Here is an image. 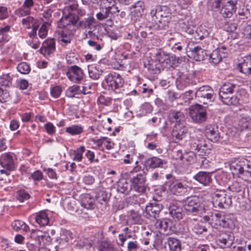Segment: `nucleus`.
<instances>
[{"label":"nucleus","instance_id":"13","mask_svg":"<svg viewBox=\"0 0 251 251\" xmlns=\"http://www.w3.org/2000/svg\"><path fill=\"white\" fill-rule=\"evenodd\" d=\"M146 178L143 174H138L131 180L132 188L139 193H144L146 189Z\"/></svg>","mask_w":251,"mask_h":251},{"label":"nucleus","instance_id":"26","mask_svg":"<svg viewBox=\"0 0 251 251\" xmlns=\"http://www.w3.org/2000/svg\"><path fill=\"white\" fill-rule=\"evenodd\" d=\"M212 220L216 222V225H219L223 227H230L232 221L226 217H222L219 213H216L212 216Z\"/></svg>","mask_w":251,"mask_h":251},{"label":"nucleus","instance_id":"48","mask_svg":"<svg viewBox=\"0 0 251 251\" xmlns=\"http://www.w3.org/2000/svg\"><path fill=\"white\" fill-rule=\"evenodd\" d=\"M10 99V94L7 90L0 87V102L3 103Z\"/></svg>","mask_w":251,"mask_h":251},{"label":"nucleus","instance_id":"14","mask_svg":"<svg viewBox=\"0 0 251 251\" xmlns=\"http://www.w3.org/2000/svg\"><path fill=\"white\" fill-rule=\"evenodd\" d=\"M150 15L152 18V20L155 23H157V18L166 17L167 16H171L172 14L167 6L158 5L151 9Z\"/></svg>","mask_w":251,"mask_h":251},{"label":"nucleus","instance_id":"19","mask_svg":"<svg viewBox=\"0 0 251 251\" xmlns=\"http://www.w3.org/2000/svg\"><path fill=\"white\" fill-rule=\"evenodd\" d=\"M187 131V128L184 124L175 125L172 132L173 137L176 140L175 142L182 140L185 136Z\"/></svg>","mask_w":251,"mask_h":251},{"label":"nucleus","instance_id":"58","mask_svg":"<svg viewBox=\"0 0 251 251\" xmlns=\"http://www.w3.org/2000/svg\"><path fill=\"white\" fill-rule=\"evenodd\" d=\"M140 247L137 241H130L128 243V251H137Z\"/></svg>","mask_w":251,"mask_h":251},{"label":"nucleus","instance_id":"9","mask_svg":"<svg viewBox=\"0 0 251 251\" xmlns=\"http://www.w3.org/2000/svg\"><path fill=\"white\" fill-rule=\"evenodd\" d=\"M155 57V62H157L163 70L164 68L171 67V62L174 61L175 55L168 54L164 51H158L156 53Z\"/></svg>","mask_w":251,"mask_h":251},{"label":"nucleus","instance_id":"36","mask_svg":"<svg viewBox=\"0 0 251 251\" xmlns=\"http://www.w3.org/2000/svg\"><path fill=\"white\" fill-rule=\"evenodd\" d=\"M157 28L159 29H166L169 27V23L172 19V16L157 18Z\"/></svg>","mask_w":251,"mask_h":251},{"label":"nucleus","instance_id":"46","mask_svg":"<svg viewBox=\"0 0 251 251\" xmlns=\"http://www.w3.org/2000/svg\"><path fill=\"white\" fill-rule=\"evenodd\" d=\"M156 63L157 62H155V61L154 62L152 61L151 63L148 64V66L145 65V67H147L148 70L152 74H159L162 69L158 64V63Z\"/></svg>","mask_w":251,"mask_h":251},{"label":"nucleus","instance_id":"6","mask_svg":"<svg viewBox=\"0 0 251 251\" xmlns=\"http://www.w3.org/2000/svg\"><path fill=\"white\" fill-rule=\"evenodd\" d=\"M234 240L233 233L230 231H220L216 235V242L221 247L229 248Z\"/></svg>","mask_w":251,"mask_h":251},{"label":"nucleus","instance_id":"59","mask_svg":"<svg viewBox=\"0 0 251 251\" xmlns=\"http://www.w3.org/2000/svg\"><path fill=\"white\" fill-rule=\"evenodd\" d=\"M29 197V195L24 191H20L18 193L17 199L21 202L24 201L25 200L28 199Z\"/></svg>","mask_w":251,"mask_h":251},{"label":"nucleus","instance_id":"43","mask_svg":"<svg viewBox=\"0 0 251 251\" xmlns=\"http://www.w3.org/2000/svg\"><path fill=\"white\" fill-rule=\"evenodd\" d=\"M36 221L40 226H45L48 224L49 219L45 212H40L36 217Z\"/></svg>","mask_w":251,"mask_h":251},{"label":"nucleus","instance_id":"41","mask_svg":"<svg viewBox=\"0 0 251 251\" xmlns=\"http://www.w3.org/2000/svg\"><path fill=\"white\" fill-rule=\"evenodd\" d=\"M11 226L16 231L22 230L27 232L29 229V227L22 221L15 220L12 223Z\"/></svg>","mask_w":251,"mask_h":251},{"label":"nucleus","instance_id":"54","mask_svg":"<svg viewBox=\"0 0 251 251\" xmlns=\"http://www.w3.org/2000/svg\"><path fill=\"white\" fill-rule=\"evenodd\" d=\"M132 7L134 8L135 11L141 15L145 8L144 2L141 0L138 1L132 5Z\"/></svg>","mask_w":251,"mask_h":251},{"label":"nucleus","instance_id":"27","mask_svg":"<svg viewBox=\"0 0 251 251\" xmlns=\"http://www.w3.org/2000/svg\"><path fill=\"white\" fill-rule=\"evenodd\" d=\"M169 214L174 218L179 220L183 218L182 209L177 205L174 203L170 204L169 208Z\"/></svg>","mask_w":251,"mask_h":251},{"label":"nucleus","instance_id":"37","mask_svg":"<svg viewBox=\"0 0 251 251\" xmlns=\"http://www.w3.org/2000/svg\"><path fill=\"white\" fill-rule=\"evenodd\" d=\"M245 186L237 181H235L228 186V189L234 193H239L242 195L245 192Z\"/></svg>","mask_w":251,"mask_h":251},{"label":"nucleus","instance_id":"29","mask_svg":"<svg viewBox=\"0 0 251 251\" xmlns=\"http://www.w3.org/2000/svg\"><path fill=\"white\" fill-rule=\"evenodd\" d=\"M167 244L171 251H181V243L180 241L175 238L169 237L167 241L165 242Z\"/></svg>","mask_w":251,"mask_h":251},{"label":"nucleus","instance_id":"17","mask_svg":"<svg viewBox=\"0 0 251 251\" xmlns=\"http://www.w3.org/2000/svg\"><path fill=\"white\" fill-rule=\"evenodd\" d=\"M154 226L161 234L168 235L171 233L172 223L168 219L157 220Z\"/></svg>","mask_w":251,"mask_h":251},{"label":"nucleus","instance_id":"18","mask_svg":"<svg viewBox=\"0 0 251 251\" xmlns=\"http://www.w3.org/2000/svg\"><path fill=\"white\" fill-rule=\"evenodd\" d=\"M187 52H189L188 56L193 57L196 61H201L203 60V51L201 47L196 46L193 44H189L187 47Z\"/></svg>","mask_w":251,"mask_h":251},{"label":"nucleus","instance_id":"39","mask_svg":"<svg viewBox=\"0 0 251 251\" xmlns=\"http://www.w3.org/2000/svg\"><path fill=\"white\" fill-rule=\"evenodd\" d=\"M190 79L189 77L185 74H182L178 78L176 79V84L178 88L183 89L188 86Z\"/></svg>","mask_w":251,"mask_h":251},{"label":"nucleus","instance_id":"44","mask_svg":"<svg viewBox=\"0 0 251 251\" xmlns=\"http://www.w3.org/2000/svg\"><path fill=\"white\" fill-rule=\"evenodd\" d=\"M65 131L72 135H78L83 132V127L80 126L73 125L66 127Z\"/></svg>","mask_w":251,"mask_h":251},{"label":"nucleus","instance_id":"49","mask_svg":"<svg viewBox=\"0 0 251 251\" xmlns=\"http://www.w3.org/2000/svg\"><path fill=\"white\" fill-rule=\"evenodd\" d=\"M10 26L7 25L0 29V41H8V32L10 29Z\"/></svg>","mask_w":251,"mask_h":251},{"label":"nucleus","instance_id":"25","mask_svg":"<svg viewBox=\"0 0 251 251\" xmlns=\"http://www.w3.org/2000/svg\"><path fill=\"white\" fill-rule=\"evenodd\" d=\"M55 49V42L53 39H50L45 41L43 43V47H42L40 51L42 54H50Z\"/></svg>","mask_w":251,"mask_h":251},{"label":"nucleus","instance_id":"5","mask_svg":"<svg viewBox=\"0 0 251 251\" xmlns=\"http://www.w3.org/2000/svg\"><path fill=\"white\" fill-rule=\"evenodd\" d=\"M214 204L220 208H226L232 203L231 196L224 191H216L213 197Z\"/></svg>","mask_w":251,"mask_h":251},{"label":"nucleus","instance_id":"31","mask_svg":"<svg viewBox=\"0 0 251 251\" xmlns=\"http://www.w3.org/2000/svg\"><path fill=\"white\" fill-rule=\"evenodd\" d=\"M110 198V194L102 188L97 192L96 199L100 204L106 203Z\"/></svg>","mask_w":251,"mask_h":251},{"label":"nucleus","instance_id":"24","mask_svg":"<svg viewBox=\"0 0 251 251\" xmlns=\"http://www.w3.org/2000/svg\"><path fill=\"white\" fill-rule=\"evenodd\" d=\"M195 180L203 185H209L212 181L210 173L205 172H200L194 176Z\"/></svg>","mask_w":251,"mask_h":251},{"label":"nucleus","instance_id":"12","mask_svg":"<svg viewBox=\"0 0 251 251\" xmlns=\"http://www.w3.org/2000/svg\"><path fill=\"white\" fill-rule=\"evenodd\" d=\"M66 75L69 79L75 83H79L84 76L82 69L75 65L69 67Z\"/></svg>","mask_w":251,"mask_h":251},{"label":"nucleus","instance_id":"34","mask_svg":"<svg viewBox=\"0 0 251 251\" xmlns=\"http://www.w3.org/2000/svg\"><path fill=\"white\" fill-rule=\"evenodd\" d=\"M226 98H223L222 95H219L220 99L226 105H236L239 102V99L233 94L227 93L226 95Z\"/></svg>","mask_w":251,"mask_h":251},{"label":"nucleus","instance_id":"38","mask_svg":"<svg viewBox=\"0 0 251 251\" xmlns=\"http://www.w3.org/2000/svg\"><path fill=\"white\" fill-rule=\"evenodd\" d=\"M238 127L241 130H251V119L249 117H242L239 121Z\"/></svg>","mask_w":251,"mask_h":251},{"label":"nucleus","instance_id":"45","mask_svg":"<svg viewBox=\"0 0 251 251\" xmlns=\"http://www.w3.org/2000/svg\"><path fill=\"white\" fill-rule=\"evenodd\" d=\"M12 77L9 74L3 75L0 77V87L5 88L6 87H10L12 84Z\"/></svg>","mask_w":251,"mask_h":251},{"label":"nucleus","instance_id":"22","mask_svg":"<svg viewBox=\"0 0 251 251\" xmlns=\"http://www.w3.org/2000/svg\"><path fill=\"white\" fill-rule=\"evenodd\" d=\"M238 90V86L234 83L226 82L224 83L221 87L219 94L222 95L224 99L226 98V94H233L234 92Z\"/></svg>","mask_w":251,"mask_h":251},{"label":"nucleus","instance_id":"10","mask_svg":"<svg viewBox=\"0 0 251 251\" xmlns=\"http://www.w3.org/2000/svg\"><path fill=\"white\" fill-rule=\"evenodd\" d=\"M155 57V62H157L163 70L164 68L171 67V62L174 61L175 55L168 54L164 51H158L156 53Z\"/></svg>","mask_w":251,"mask_h":251},{"label":"nucleus","instance_id":"30","mask_svg":"<svg viewBox=\"0 0 251 251\" xmlns=\"http://www.w3.org/2000/svg\"><path fill=\"white\" fill-rule=\"evenodd\" d=\"M192 148L194 149L199 155H205L207 153V145L204 141H200L199 143H194Z\"/></svg>","mask_w":251,"mask_h":251},{"label":"nucleus","instance_id":"53","mask_svg":"<svg viewBox=\"0 0 251 251\" xmlns=\"http://www.w3.org/2000/svg\"><path fill=\"white\" fill-rule=\"evenodd\" d=\"M30 10L28 8H25L24 6L20 8L15 11V14L20 17L28 15L30 14Z\"/></svg>","mask_w":251,"mask_h":251},{"label":"nucleus","instance_id":"63","mask_svg":"<svg viewBox=\"0 0 251 251\" xmlns=\"http://www.w3.org/2000/svg\"><path fill=\"white\" fill-rule=\"evenodd\" d=\"M35 20L31 16H28L26 18H24L22 20V24L24 25L27 26V27L30 28V25L32 24Z\"/></svg>","mask_w":251,"mask_h":251},{"label":"nucleus","instance_id":"1","mask_svg":"<svg viewBox=\"0 0 251 251\" xmlns=\"http://www.w3.org/2000/svg\"><path fill=\"white\" fill-rule=\"evenodd\" d=\"M183 207L186 212L200 217H202L206 211L204 204L196 196L188 197L184 200Z\"/></svg>","mask_w":251,"mask_h":251},{"label":"nucleus","instance_id":"47","mask_svg":"<svg viewBox=\"0 0 251 251\" xmlns=\"http://www.w3.org/2000/svg\"><path fill=\"white\" fill-rule=\"evenodd\" d=\"M230 169L233 171V174H243L244 172V167L241 164L236 163H232L230 165Z\"/></svg>","mask_w":251,"mask_h":251},{"label":"nucleus","instance_id":"40","mask_svg":"<svg viewBox=\"0 0 251 251\" xmlns=\"http://www.w3.org/2000/svg\"><path fill=\"white\" fill-rule=\"evenodd\" d=\"M222 59L220 54V50L217 49L212 51L209 55V62L213 64L216 65L219 63Z\"/></svg>","mask_w":251,"mask_h":251},{"label":"nucleus","instance_id":"15","mask_svg":"<svg viewBox=\"0 0 251 251\" xmlns=\"http://www.w3.org/2000/svg\"><path fill=\"white\" fill-rule=\"evenodd\" d=\"M75 8L74 5H70L68 7L65 8V10L68 11L69 12L68 14L63 16L60 20V25H62L64 27L68 26L70 24L75 25L78 20V16L75 15L70 13V10L73 11Z\"/></svg>","mask_w":251,"mask_h":251},{"label":"nucleus","instance_id":"35","mask_svg":"<svg viewBox=\"0 0 251 251\" xmlns=\"http://www.w3.org/2000/svg\"><path fill=\"white\" fill-rule=\"evenodd\" d=\"M88 73L90 77L93 79H98L102 75L103 70L100 65L92 66L88 68Z\"/></svg>","mask_w":251,"mask_h":251},{"label":"nucleus","instance_id":"7","mask_svg":"<svg viewBox=\"0 0 251 251\" xmlns=\"http://www.w3.org/2000/svg\"><path fill=\"white\" fill-rule=\"evenodd\" d=\"M237 0H226L222 2L220 13L225 18H230L236 12Z\"/></svg>","mask_w":251,"mask_h":251},{"label":"nucleus","instance_id":"42","mask_svg":"<svg viewBox=\"0 0 251 251\" xmlns=\"http://www.w3.org/2000/svg\"><path fill=\"white\" fill-rule=\"evenodd\" d=\"M79 25L82 28H88L89 30L96 29L97 28L93 18H88L85 21H80Z\"/></svg>","mask_w":251,"mask_h":251},{"label":"nucleus","instance_id":"28","mask_svg":"<svg viewBox=\"0 0 251 251\" xmlns=\"http://www.w3.org/2000/svg\"><path fill=\"white\" fill-rule=\"evenodd\" d=\"M0 164L3 167H6L9 170L14 169L13 159L12 156L9 154L3 155L0 159Z\"/></svg>","mask_w":251,"mask_h":251},{"label":"nucleus","instance_id":"8","mask_svg":"<svg viewBox=\"0 0 251 251\" xmlns=\"http://www.w3.org/2000/svg\"><path fill=\"white\" fill-rule=\"evenodd\" d=\"M163 205L161 203L154 201L146 205L144 212V216L147 218H157L161 211L163 209Z\"/></svg>","mask_w":251,"mask_h":251},{"label":"nucleus","instance_id":"62","mask_svg":"<svg viewBox=\"0 0 251 251\" xmlns=\"http://www.w3.org/2000/svg\"><path fill=\"white\" fill-rule=\"evenodd\" d=\"M48 30L47 29L46 25L45 24L42 25L41 27L39 30L38 35L41 38H45L47 35Z\"/></svg>","mask_w":251,"mask_h":251},{"label":"nucleus","instance_id":"33","mask_svg":"<svg viewBox=\"0 0 251 251\" xmlns=\"http://www.w3.org/2000/svg\"><path fill=\"white\" fill-rule=\"evenodd\" d=\"M81 205L87 209H93L95 206L94 200L89 194H85L82 196Z\"/></svg>","mask_w":251,"mask_h":251},{"label":"nucleus","instance_id":"4","mask_svg":"<svg viewBox=\"0 0 251 251\" xmlns=\"http://www.w3.org/2000/svg\"><path fill=\"white\" fill-rule=\"evenodd\" d=\"M105 82L109 89L117 93V90L122 88L124 80L121 75L115 72L111 73L105 78Z\"/></svg>","mask_w":251,"mask_h":251},{"label":"nucleus","instance_id":"3","mask_svg":"<svg viewBox=\"0 0 251 251\" xmlns=\"http://www.w3.org/2000/svg\"><path fill=\"white\" fill-rule=\"evenodd\" d=\"M195 96L198 101L204 104L214 100L213 90L211 87L207 85L200 87L196 92Z\"/></svg>","mask_w":251,"mask_h":251},{"label":"nucleus","instance_id":"64","mask_svg":"<svg viewBox=\"0 0 251 251\" xmlns=\"http://www.w3.org/2000/svg\"><path fill=\"white\" fill-rule=\"evenodd\" d=\"M99 251H117L115 249L109 246L107 243L102 244L99 249Z\"/></svg>","mask_w":251,"mask_h":251},{"label":"nucleus","instance_id":"60","mask_svg":"<svg viewBox=\"0 0 251 251\" xmlns=\"http://www.w3.org/2000/svg\"><path fill=\"white\" fill-rule=\"evenodd\" d=\"M62 92V88L59 86L54 87L51 89L50 93L54 98H58Z\"/></svg>","mask_w":251,"mask_h":251},{"label":"nucleus","instance_id":"32","mask_svg":"<svg viewBox=\"0 0 251 251\" xmlns=\"http://www.w3.org/2000/svg\"><path fill=\"white\" fill-rule=\"evenodd\" d=\"M163 164V161L156 157L150 158L147 160L145 162V165L147 167H149L151 168H155L162 167Z\"/></svg>","mask_w":251,"mask_h":251},{"label":"nucleus","instance_id":"23","mask_svg":"<svg viewBox=\"0 0 251 251\" xmlns=\"http://www.w3.org/2000/svg\"><path fill=\"white\" fill-rule=\"evenodd\" d=\"M243 60L238 64L237 69L241 73L246 75L251 74V61L250 56H245L243 58Z\"/></svg>","mask_w":251,"mask_h":251},{"label":"nucleus","instance_id":"61","mask_svg":"<svg viewBox=\"0 0 251 251\" xmlns=\"http://www.w3.org/2000/svg\"><path fill=\"white\" fill-rule=\"evenodd\" d=\"M193 230L195 233L198 234H200L207 231L206 228L201 225H196L193 228Z\"/></svg>","mask_w":251,"mask_h":251},{"label":"nucleus","instance_id":"21","mask_svg":"<svg viewBox=\"0 0 251 251\" xmlns=\"http://www.w3.org/2000/svg\"><path fill=\"white\" fill-rule=\"evenodd\" d=\"M168 118L171 122L176 123V125L184 124L185 117L184 114L177 110H171L169 112Z\"/></svg>","mask_w":251,"mask_h":251},{"label":"nucleus","instance_id":"56","mask_svg":"<svg viewBox=\"0 0 251 251\" xmlns=\"http://www.w3.org/2000/svg\"><path fill=\"white\" fill-rule=\"evenodd\" d=\"M223 1L221 0H215L211 3V9L215 11H219L222 7V2Z\"/></svg>","mask_w":251,"mask_h":251},{"label":"nucleus","instance_id":"55","mask_svg":"<svg viewBox=\"0 0 251 251\" xmlns=\"http://www.w3.org/2000/svg\"><path fill=\"white\" fill-rule=\"evenodd\" d=\"M85 150V149L84 146H81L77 149V150L75 151V155L74 159L78 161H81L82 158V153L84 152Z\"/></svg>","mask_w":251,"mask_h":251},{"label":"nucleus","instance_id":"2","mask_svg":"<svg viewBox=\"0 0 251 251\" xmlns=\"http://www.w3.org/2000/svg\"><path fill=\"white\" fill-rule=\"evenodd\" d=\"M189 114L193 121L197 123H202L207 119L206 107L199 104L191 106L189 108Z\"/></svg>","mask_w":251,"mask_h":251},{"label":"nucleus","instance_id":"11","mask_svg":"<svg viewBox=\"0 0 251 251\" xmlns=\"http://www.w3.org/2000/svg\"><path fill=\"white\" fill-rule=\"evenodd\" d=\"M166 185L171 193L174 195H182L188 191L189 187L185 183H183L177 180L168 182Z\"/></svg>","mask_w":251,"mask_h":251},{"label":"nucleus","instance_id":"20","mask_svg":"<svg viewBox=\"0 0 251 251\" xmlns=\"http://www.w3.org/2000/svg\"><path fill=\"white\" fill-rule=\"evenodd\" d=\"M116 188L118 192L126 195L129 194L132 189L131 183L125 178L117 182Z\"/></svg>","mask_w":251,"mask_h":251},{"label":"nucleus","instance_id":"57","mask_svg":"<svg viewBox=\"0 0 251 251\" xmlns=\"http://www.w3.org/2000/svg\"><path fill=\"white\" fill-rule=\"evenodd\" d=\"M242 34L244 38L251 39V25H247L244 27Z\"/></svg>","mask_w":251,"mask_h":251},{"label":"nucleus","instance_id":"52","mask_svg":"<svg viewBox=\"0 0 251 251\" xmlns=\"http://www.w3.org/2000/svg\"><path fill=\"white\" fill-rule=\"evenodd\" d=\"M80 87L77 85H74L69 87L66 91V96L70 98H73L77 93L78 91H80Z\"/></svg>","mask_w":251,"mask_h":251},{"label":"nucleus","instance_id":"16","mask_svg":"<svg viewBox=\"0 0 251 251\" xmlns=\"http://www.w3.org/2000/svg\"><path fill=\"white\" fill-rule=\"evenodd\" d=\"M206 138L213 142H217L220 138V132L217 126L208 125L205 128Z\"/></svg>","mask_w":251,"mask_h":251},{"label":"nucleus","instance_id":"51","mask_svg":"<svg viewBox=\"0 0 251 251\" xmlns=\"http://www.w3.org/2000/svg\"><path fill=\"white\" fill-rule=\"evenodd\" d=\"M237 24L233 22H226L224 25V28L229 32H234L237 28Z\"/></svg>","mask_w":251,"mask_h":251},{"label":"nucleus","instance_id":"50","mask_svg":"<svg viewBox=\"0 0 251 251\" xmlns=\"http://www.w3.org/2000/svg\"><path fill=\"white\" fill-rule=\"evenodd\" d=\"M17 70L21 74H27L29 73L30 68L26 63L22 62L18 64Z\"/></svg>","mask_w":251,"mask_h":251}]
</instances>
